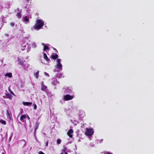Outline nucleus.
Returning a JSON list of instances; mask_svg holds the SVG:
<instances>
[{
	"label": "nucleus",
	"instance_id": "obj_1",
	"mask_svg": "<svg viewBox=\"0 0 154 154\" xmlns=\"http://www.w3.org/2000/svg\"><path fill=\"white\" fill-rule=\"evenodd\" d=\"M44 25V22L42 20L38 19L36 21L33 28L35 29L38 30L42 28Z\"/></svg>",
	"mask_w": 154,
	"mask_h": 154
},
{
	"label": "nucleus",
	"instance_id": "obj_6",
	"mask_svg": "<svg viewBox=\"0 0 154 154\" xmlns=\"http://www.w3.org/2000/svg\"><path fill=\"white\" fill-rule=\"evenodd\" d=\"M39 125V123L38 122H35V126L34 128V133H35L37 129L38 128V127Z\"/></svg>",
	"mask_w": 154,
	"mask_h": 154
},
{
	"label": "nucleus",
	"instance_id": "obj_10",
	"mask_svg": "<svg viewBox=\"0 0 154 154\" xmlns=\"http://www.w3.org/2000/svg\"><path fill=\"white\" fill-rule=\"evenodd\" d=\"M5 76H8L9 78H11L12 77V73L11 72L7 73Z\"/></svg>",
	"mask_w": 154,
	"mask_h": 154
},
{
	"label": "nucleus",
	"instance_id": "obj_36",
	"mask_svg": "<svg viewBox=\"0 0 154 154\" xmlns=\"http://www.w3.org/2000/svg\"><path fill=\"white\" fill-rule=\"evenodd\" d=\"M27 117H28V119H29L30 118H29V117L28 116H27Z\"/></svg>",
	"mask_w": 154,
	"mask_h": 154
},
{
	"label": "nucleus",
	"instance_id": "obj_37",
	"mask_svg": "<svg viewBox=\"0 0 154 154\" xmlns=\"http://www.w3.org/2000/svg\"><path fill=\"white\" fill-rule=\"evenodd\" d=\"M2 154H5L4 152L2 153Z\"/></svg>",
	"mask_w": 154,
	"mask_h": 154
},
{
	"label": "nucleus",
	"instance_id": "obj_19",
	"mask_svg": "<svg viewBox=\"0 0 154 154\" xmlns=\"http://www.w3.org/2000/svg\"><path fill=\"white\" fill-rule=\"evenodd\" d=\"M0 122L3 125H5L6 124L5 121L3 120L2 119H0Z\"/></svg>",
	"mask_w": 154,
	"mask_h": 154
},
{
	"label": "nucleus",
	"instance_id": "obj_31",
	"mask_svg": "<svg viewBox=\"0 0 154 154\" xmlns=\"http://www.w3.org/2000/svg\"><path fill=\"white\" fill-rule=\"evenodd\" d=\"M7 113H8V114L9 115V116H10V114H9V111L8 110H7Z\"/></svg>",
	"mask_w": 154,
	"mask_h": 154
},
{
	"label": "nucleus",
	"instance_id": "obj_14",
	"mask_svg": "<svg viewBox=\"0 0 154 154\" xmlns=\"http://www.w3.org/2000/svg\"><path fill=\"white\" fill-rule=\"evenodd\" d=\"M47 88V87L45 85H42L41 90L42 91H45Z\"/></svg>",
	"mask_w": 154,
	"mask_h": 154
},
{
	"label": "nucleus",
	"instance_id": "obj_13",
	"mask_svg": "<svg viewBox=\"0 0 154 154\" xmlns=\"http://www.w3.org/2000/svg\"><path fill=\"white\" fill-rule=\"evenodd\" d=\"M34 75L35 76L36 78L38 79L39 76V71H38L34 73Z\"/></svg>",
	"mask_w": 154,
	"mask_h": 154
},
{
	"label": "nucleus",
	"instance_id": "obj_23",
	"mask_svg": "<svg viewBox=\"0 0 154 154\" xmlns=\"http://www.w3.org/2000/svg\"><path fill=\"white\" fill-rule=\"evenodd\" d=\"M57 64H60V59H57Z\"/></svg>",
	"mask_w": 154,
	"mask_h": 154
},
{
	"label": "nucleus",
	"instance_id": "obj_35",
	"mask_svg": "<svg viewBox=\"0 0 154 154\" xmlns=\"http://www.w3.org/2000/svg\"><path fill=\"white\" fill-rule=\"evenodd\" d=\"M11 94H13V95H14V93H13V92H12V91H11Z\"/></svg>",
	"mask_w": 154,
	"mask_h": 154
},
{
	"label": "nucleus",
	"instance_id": "obj_28",
	"mask_svg": "<svg viewBox=\"0 0 154 154\" xmlns=\"http://www.w3.org/2000/svg\"><path fill=\"white\" fill-rule=\"evenodd\" d=\"M38 154H45L42 151H40L38 152Z\"/></svg>",
	"mask_w": 154,
	"mask_h": 154
},
{
	"label": "nucleus",
	"instance_id": "obj_20",
	"mask_svg": "<svg viewBox=\"0 0 154 154\" xmlns=\"http://www.w3.org/2000/svg\"><path fill=\"white\" fill-rule=\"evenodd\" d=\"M67 149V147L65 146H63V148L62 151L63 152H65Z\"/></svg>",
	"mask_w": 154,
	"mask_h": 154
},
{
	"label": "nucleus",
	"instance_id": "obj_5",
	"mask_svg": "<svg viewBox=\"0 0 154 154\" xmlns=\"http://www.w3.org/2000/svg\"><path fill=\"white\" fill-rule=\"evenodd\" d=\"M58 55L56 53H54L52 55H51L50 58L53 60H56L58 57Z\"/></svg>",
	"mask_w": 154,
	"mask_h": 154
},
{
	"label": "nucleus",
	"instance_id": "obj_2",
	"mask_svg": "<svg viewBox=\"0 0 154 154\" xmlns=\"http://www.w3.org/2000/svg\"><path fill=\"white\" fill-rule=\"evenodd\" d=\"M94 132V131L92 128L86 129V134L87 136H91L93 134Z\"/></svg>",
	"mask_w": 154,
	"mask_h": 154
},
{
	"label": "nucleus",
	"instance_id": "obj_21",
	"mask_svg": "<svg viewBox=\"0 0 154 154\" xmlns=\"http://www.w3.org/2000/svg\"><path fill=\"white\" fill-rule=\"evenodd\" d=\"M61 140L60 139H58L57 140V144H59L60 143Z\"/></svg>",
	"mask_w": 154,
	"mask_h": 154
},
{
	"label": "nucleus",
	"instance_id": "obj_9",
	"mask_svg": "<svg viewBox=\"0 0 154 154\" xmlns=\"http://www.w3.org/2000/svg\"><path fill=\"white\" fill-rule=\"evenodd\" d=\"M22 103L23 105L27 106H31L32 104V103L31 102H23Z\"/></svg>",
	"mask_w": 154,
	"mask_h": 154
},
{
	"label": "nucleus",
	"instance_id": "obj_7",
	"mask_svg": "<svg viewBox=\"0 0 154 154\" xmlns=\"http://www.w3.org/2000/svg\"><path fill=\"white\" fill-rule=\"evenodd\" d=\"M43 57L44 59L45 60L47 61H49L50 60L47 57V54L45 53H43Z\"/></svg>",
	"mask_w": 154,
	"mask_h": 154
},
{
	"label": "nucleus",
	"instance_id": "obj_34",
	"mask_svg": "<svg viewBox=\"0 0 154 154\" xmlns=\"http://www.w3.org/2000/svg\"><path fill=\"white\" fill-rule=\"evenodd\" d=\"M46 73V75H48V76H49V74L48 73H47L46 72H45V73Z\"/></svg>",
	"mask_w": 154,
	"mask_h": 154
},
{
	"label": "nucleus",
	"instance_id": "obj_38",
	"mask_svg": "<svg viewBox=\"0 0 154 154\" xmlns=\"http://www.w3.org/2000/svg\"><path fill=\"white\" fill-rule=\"evenodd\" d=\"M55 49V50H56V51H57H57L56 50V49Z\"/></svg>",
	"mask_w": 154,
	"mask_h": 154
},
{
	"label": "nucleus",
	"instance_id": "obj_12",
	"mask_svg": "<svg viewBox=\"0 0 154 154\" xmlns=\"http://www.w3.org/2000/svg\"><path fill=\"white\" fill-rule=\"evenodd\" d=\"M16 16L18 19H20L22 15L20 12L17 13Z\"/></svg>",
	"mask_w": 154,
	"mask_h": 154
},
{
	"label": "nucleus",
	"instance_id": "obj_15",
	"mask_svg": "<svg viewBox=\"0 0 154 154\" xmlns=\"http://www.w3.org/2000/svg\"><path fill=\"white\" fill-rule=\"evenodd\" d=\"M24 21L26 22H27L29 21V19L27 16H25L23 18Z\"/></svg>",
	"mask_w": 154,
	"mask_h": 154
},
{
	"label": "nucleus",
	"instance_id": "obj_29",
	"mask_svg": "<svg viewBox=\"0 0 154 154\" xmlns=\"http://www.w3.org/2000/svg\"><path fill=\"white\" fill-rule=\"evenodd\" d=\"M5 35L6 37H8L9 36V35L8 34H7V33H5Z\"/></svg>",
	"mask_w": 154,
	"mask_h": 154
},
{
	"label": "nucleus",
	"instance_id": "obj_4",
	"mask_svg": "<svg viewBox=\"0 0 154 154\" xmlns=\"http://www.w3.org/2000/svg\"><path fill=\"white\" fill-rule=\"evenodd\" d=\"M73 133V131L72 129H70L67 132V135L70 138H72V134Z\"/></svg>",
	"mask_w": 154,
	"mask_h": 154
},
{
	"label": "nucleus",
	"instance_id": "obj_22",
	"mask_svg": "<svg viewBox=\"0 0 154 154\" xmlns=\"http://www.w3.org/2000/svg\"><path fill=\"white\" fill-rule=\"evenodd\" d=\"M103 154H112V153L108 152H103Z\"/></svg>",
	"mask_w": 154,
	"mask_h": 154
},
{
	"label": "nucleus",
	"instance_id": "obj_16",
	"mask_svg": "<svg viewBox=\"0 0 154 154\" xmlns=\"http://www.w3.org/2000/svg\"><path fill=\"white\" fill-rule=\"evenodd\" d=\"M57 66V68L59 69H62V64L60 63V64H57V65L56 66Z\"/></svg>",
	"mask_w": 154,
	"mask_h": 154
},
{
	"label": "nucleus",
	"instance_id": "obj_27",
	"mask_svg": "<svg viewBox=\"0 0 154 154\" xmlns=\"http://www.w3.org/2000/svg\"><path fill=\"white\" fill-rule=\"evenodd\" d=\"M49 140H48L45 143V146L47 147L48 146V143Z\"/></svg>",
	"mask_w": 154,
	"mask_h": 154
},
{
	"label": "nucleus",
	"instance_id": "obj_11",
	"mask_svg": "<svg viewBox=\"0 0 154 154\" xmlns=\"http://www.w3.org/2000/svg\"><path fill=\"white\" fill-rule=\"evenodd\" d=\"M17 60L19 63L21 65H23V62L22 61V60L19 57H18Z\"/></svg>",
	"mask_w": 154,
	"mask_h": 154
},
{
	"label": "nucleus",
	"instance_id": "obj_18",
	"mask_svg": "<svg viewBox=\"0 0 154 154\" xmlns=\"http://www.w3.org/2000/svg\"><path fill=\"white\" fill-rule=\"evenodd\" d=\"M5 95L8 98L11 99L12 97L11 95L9 94H5Z\"/></svg>",
	"mask_w": 154,
	"mask_h": 154
},
{
	"label": "nucleus",
	"instance_id": "obj_39",
	"mask_svg": "<svg viewBox=\"0 0 154 154\" xmlns=\"http://www.w3.org/2000/svg\"><path fill=\"white\" fill-rule=\"evenodd\" d=\"M27 1H29V0H26Z\"/></svg>",
	"mask_w": 154,
	"mask_h": 154
},
{
	"label": "nucleus",
	"instance_id": "obj_26",
	"mask_svg": "<svg viewBox=\"0 0 154 154\" xmlns=\"http://www.w3.org/2000/svg\"><path fill=\"white\" fill-rule=\"evenodd\" d=\"M20 112L19 114V115L20 114L21 115L22 114L23 112V110L22 108H21L20 109Z\"/></svg>",
	"mask_w": 154,
	"mask_h": 154
},
{
	"label": "nucleus",
	"instance_id": "obj_17",
	"mask_svg": "<svg viewBox=\"0 0 154 154\" xmlns=\"http://www.w3.org/2000/svg\"><path fill=\"white\" fill-rule=\"evenodd\" d=\"M49 48L46 45H45L44 46V48L43 49V51H44L47 50H49Z\"/></svg>",
	"mask_w": 154,
	"mask_h": 154
},
{
	"label": "nucleus",
	"instance_id": "obj_3",
	"mask_svg": "<svg viewBox=\"0 0 154 154\" xmlns=\"http://www.w3.org/2000/svg\"><path fill=\"white\" fill-rule=\"evenodd\" d=\"M73 97L69 94H67L64 96V100L66 101H67L72 99Z\"/></svg>",
	"mask_w": 154,
	"mask_h": 154
},
{
	"label": "nucleus",
	"instance_id": "obj_25",
	"mask_svg": "<svg viewBox=\"0 0 154 154\" xmlns=\"http://www.w3.org/2000/svg\"><path fill=\"white\" fill-rule=\"evenodd\" d=\"M10 25L11 26L13 27L14 26V23L13 22H11L10 23Z\"/></svg>",
	"mask_w": 154,
	"mask_h": 154
},
{
	"label": "nucleus",
	"instance_id": "obj_30",
	"mask_svg": "<svg viewBox=\"0 0 154 154\" xmlns=\"http://www.w3.org/2000/svg\"><path fill=\"white\" fill-rule=\"evenodd\" d=\"M65 153L64 154H68L67 152H64ZM60 154H64V153L63 152H61Z\"/></svg>",
	"mask_w": 154,
	"mask_h": 154
},
{
	"label": "nucleus",
	"instance_id": "obj_8",
	"mask_svg": "<svg viewBox=\"0 0 154 154\" xmlns=\"http://www.w3.org/2000/svg\"><path fill=\"white\" fill-rule=\"evenodd\" d=\"M27 116H28L27 114L22 115L20 117V120L22 121L23 120L26 119Z\"/></svg>",
	"mask_w": 154,
	"mask_h": 154
},
{
	"label": "nucleus",
	"instance_id": "obj_32",
	"mask_svg": "<svg viewBox=\"0 0 154 154\" xmlns=\"http://www.w3.org/2000/svg\"><path fill=\"white\" fill-rule=\"evenodd\" d=\"M42 85H44V82L43 81L42 82Z\"/></svg>",
	"mask_w": 154,
	"mask_h": 154
},
{
	"label": "nucleus",
	"instance_id": "obj_33",
	"mask_svg": "<svg viewBox=\"0 0 154 154\" xmlns=\"http://www.w3.org/2000/svg\"><path fill=\"white\" fill-rule=\"evenodd\" d=\"M42 45H44V46L45 45V43H42Z\"/></svg>",
	"mask_w": 154,
	"mask_h": 154
},
{
	"label": "nucleus",
	"instance_id": "obj_24",
	"mask_svg": "<svg viewBox=\"0 0 154 154\" xmlns=\"http://www.w3.org/2000/svg\"><path fill=\"white\" fill-rule=\"evenodd\" d=\"M33 105L34 106V109L35 110H36L37 109V106L36 104H34Z\"/></svg>",
	"mask_w": 154,
	"mask_h": 154
}]
</instances>
